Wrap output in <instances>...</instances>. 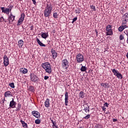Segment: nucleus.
<instances>
[{"label":"nucleus","instance_id":"f257e3e1","mask_svg":"<svg viewBox=\"0 0 128 128\" xmlns=\"http://www.w3.org/2000/svg\"><path fill=\"white\" fill-rule=\"evenodd\" d=\"M52 10V6L50 3H48L46 4L44 12L45 18H50V16Z\"/></svg>","mask_w":128,"mask_h":128},{"label":"nucleus","instance_id":"f03ea898","mask_svg":"<svg viewBox=\"0 0 128 128\" xmlns=\"http://www.w3.org/2000/svg\"><path fill=\"white\" fill-rule=\"evenodd\" d=\"M42 67L45 70L46 72H48V74H52V66L49 62H46L42 64Z\"/></svg>","mask_w":128,"mask_h":128},{"label":"nucleus","instance_id":"7ed1b4c3","mask_svg":"<svg viewBox=\"0 0 128 128\" xmlns=\"http://www.w3.org/2000/svg\"><path fill=\"white\" fill-rule=\"evenodd\" d=\"M30 78L31 82H35V84H38V82L40 78H38L36 75L34 74L30 73Z\"/></svg>","mask_w":128,"mask_h":128},{"label":"nucleus","instance_id":"20e7f679","mask_svg":"<svg viewBox=\"0 0 128 128\" xmlns=\"http://www.w3.org/2000/svg\"><path fill=\"white\" fill-rule=\"evenodd\" d=\"M112 72L114 74V76H116L118 78H120V80L122 79V75L118 71L116 70V69H113Z\"/></svg>","mask_w":128,"mask_h":128},{"label":"nucleus","instance_id":"39448f33","mask_svg":"<svg viewBox=\"0 0 128 128\" xmlns=\"http://www.w3.org/2000/svg\"><path fill=\"white\" fill-rule=\"evenodd\" d=\"M62 66L63 68L68 70V60L64 59L63 60H62Z\"/></svg>","mask_w":128,"mask_h":128},{"label":"nucleus","instance_id":"423d86ee","mask_svg":"<svg viewBox=\"0 0 128 128\" xmlns=\"http://www.w3.org/2000/svg\"><path fill=\"white\" fill-rule=\"evenodd\" d=\"M76 58L77 62L78 63L84 62V56L80 54H78L76 55Z\"/></svg>","mask_w":128,"mask_h":128},{"label":"nucleus","instance_id":"0eeeda50","mask_svg":"<svg viewBox=\"0 0 128 128\" xmlns=\"http://www.w3.org/2000/svg\"><path fill=\"white\" fill-rule=\"evenodd\" d=\"M24 16L25 14L24 13L21 14L20 18L18 20L17 26H20V24H22V22H24Z\"/></svg>","mask_w":128,"mask_h":128},{"label":"nucleus","instance_id":"6e6552de","mask_svg":"<svg viewBox=\"0 0 128 128\" xmlns=\"http://www.w3.org/2000/svg\"><path fill=\"white\" fill-rule=\"evenodd\" d=\"M4 58V66H8L10 64V62L8 61V58L6 55H4L3 58Z\"/></svg>","mask_w":128,"mask_h":128},{"label":"nucleus","instance_id":"1a4fd4ad","mask_svg":"<svg viewBox=\"0 0 128 128\" xmlns=\"http://www.w3.org/2000/svg\"><path fill=\"white\" fill-rule=\"evenodd\" d=\"M15 18H16V16L12 15V14L10 12L8 18V20L9 22V24H10V22H12L14 20Z\"/></svg>","mask_w":128,"mask_h":128},{"label":"nucleus","instance_id":"9d476101","mask_svg":"<svg viewBox=\"0 0 128 128\" xmlns=\"http://www.w3.org/2000/svg\"><path fill=\"white\" fill-rule=\"evenodd\" d=\"M32 114L34 116H35V118H40V114L38 111H32Z\"/></svg>","mask_w":128,"mask_h":128},{"label":"nucleus","instance_id":"9b49d317","mask_svg":"<svg viewBox=\"0 0 128 128\" xmlns=\"http://www.w3.org/2000/svg\"><path fill=\"white\" fill-rule=\"evenodd\" d=\"M0 8L2 10V12L6 14H10V8H5L4 7H1Z\"/></svg>","mask_w":128,"mask_h":128},{"label":"nucleus","instance_id":"f8f14e48","mask_svg":"<svg viewBox=\"0 0 128 128\" xmlns=\"http://www.w3.org/2000/svg\"><path fill=\"white\" fill-rule=\"evenodd\" d=\"M16 102H14V98H12V100L10 102V107L12 108H16Z\"/></svg>","mask_w":128,"mask_h":128},{"label":"nucleus","instance_id":"ddd939ff","mask_svg":"<svg viewBox=\"0 0 128 128\" xmlns=\"http://www.w3.org/2000/svg\"><path fill=\"white\" fill-rule=\"evenodd\" d=\"M65 106H68V92H65Z\"/></svg>","mask_w":128,"mask_h":128},{"label":"nucleus","instance_id":"4468645a","mask_svg":"<svg viewBox=\"0 0 128 128\" xmlns=\"http://www.w3.org/2000/svg\"><path fill=\"white\" fill-rule=\"evenodd\" d=\"M51 53L52 54V56L54 60H56V58L58 56V53L56 52L54 50V49H52Z\"/></svg>","mask_w":128,"mask_h":128},{"label":"nucleus","instance_id":"2eb2a0df","mask_svg":"<svg viewBox=\"0 0 128 128\" xmlns=\"http://www.w3.org/2000/svg\"><path fill=\"white\" fill-rule=\"evenodd\" d=\"M20 74H27L28 73V69L26 68H21L20 69Z\"/></svg>","mask_w":128,"mask_h":128},{"label":"nucleus","instance_id":"dca6fc26","mask_svg":"<svg viewBox=\"0 0 128 128\" xmlns=\"http://www.w3.org/2000/svg\"><path fill=\"white\" fill-rule=\"evenodd\" d=\"M4 96L6 98H8V96H12V92L10 91H7L4 93Z\"/></svg>","mask_w":128,"mask_h":128},{"label":"nucleus","instance_id":"f3484780","mask_svg":"<svg viewBox=\"0 0 128 128\" xmlns=\"http://www.w3.org/2000/svg\"><path fill=\"white\" fill-rule=\"evenodd\" d=\"M44 106L46 108H50V99L47 98L44 102Z\"/></svg>","mask_w":128,"mask_h":128},{"label":"nucleus","instance_id":"a211bd4d","mask_svg":"<svg viewBox=\"0 0 128 128\" xmlns=\"http://www.w3.org/2000/svg\"><path fill=\"white\" fill-rule=\"evenodd\" d=\"M36 42L40 46H46V44H43L38 38H36Z\"/></svg>","mask_w":128,"mask_h":128},{"label":"nucleus","instance_id":"6ab92c4d","mask_svg":"<svg viewBox=\"0 0 128 128\" xmlns=\"http://www.w3.org/2000/svg\"><path fill=\"white\" fill-rule=\"evenodd\" d=\"M41 36L42 38H46L48 36V34L46 32H43Z\"/></svg>","mask_w":128,"mask_h":128},{"label":"nucleus","instance_id":"aec40b11","mask_svg":"<svg viewBox=\"0 0 128 128\" xmlns=\"http://www.w3.org/2000/svg\"><path fill=\"white\" fill-rule=\"evenodd\" d=\"M18 46L20 48H22V46H24V40H20L18 42Z\"/></svg>","mask_w":128,"mask_h":128},{"label":"nucleus","instance_id":"412c9836","mask_svg":"<svg viewBox=\"0 0 128 128\" xmlns=\"http://www.w3.org/2000/svg\"><path fill=\"white\" fill-rule=\"evenodd\" d=\"M21 124L22 125L23 128H28V124L24 122V121H23L22 120H20Z\"/></svg>","mask_w":128,"mask_h":128},{"label":"nucleus","instance_id":"4be33fe9","mask_svg":"<svg viewBox=\"0 0 128 128\" xmlns=\"http://www.w3.org/2000/svg\"><path fill=\"white\" fill-rule=\"evenodd\" d=\"M79 96L81 98H84V92L82 91L80 92Z\"/></svg>","mask_w":128,"mask_h":128},{"label":"nucleus","instance_id":"5701e85b","mask_svg":"<svg viewBox=\"0 0 128 128\" xmlns=\"http://www.w3.org/2000/svg\"><path fill=\"white\" fill-rule=\"evenodd\" d=\"M123 18H124V20L128 22V13H126L124 15Z\"/></svg>","mask_w":128,"mask_h":128},{"label":"nucleus","instance_id":"b1692460","mask_svg":"<svg viewBox=\"0 0 128 128\" xmlns=\"http://www.w3.org/2000/svg\"><path fill=\"white\" fill-rule=\"evenodd\" d=\"M106 36L112 35V30H108L106 32Z\"/></svg>","mask_w":128,"mask_h":128},{"label":"nucleus","instance_id":"393cba45","mask_svg":"<svg viewBox=\"0 0 128 128\" xmlns=\"http://www.w3.org/2000/svg\"><path fill=\"white\" fill-rule=\"evenodd\" d=\"M29 90H30V92H34V86H30L29 88Z\"/></svg>","mask_w":128,"mask_h":128},{"label":"nucleus","instance_id":"a878e982","mask_svg":"<svg viewBox=\"0 0 128 128\" xmlns=\"http://www.w3.org/2000/svg\"><path fill=\"white\" fill-rule=\"evenodd\" d=\"M81 72H86V66H82L80 68Z\"/></svg>","mask_w":128,"mask_h":128},{"label":"nucleus","instance_id":"bb28decb","mask_svg":"<svg viewBox=\"0 0 128 128\" xmlns=\"http://www.w3.org/2000/svg\"><path fill=\"white\" fill-rule=\"evenodd\" d=\"M124 30V26H121L118 28V30L119 32H122Z\"/></svg>","mask_w":128,"mask_h":128},{"label":"nucleus","instance_id":"cd10ccee","mask_svg":"<svg viewBox=\"0 0 128 128\" xmlns=\"http://www.w3.org/2000/svg\"><path fill=\"white\" fill-rule=\"evenodd\" d=\"M106 30H112V26L110 25H108L106 27Z\"/></svg>","mask_w":128,"mask_h":128},{"label":"nucleus","instance_id":"c85d7f7f","mask_svg":"<svg viewBox=\"0 0 128 128\" xmlns=\"http://www.w3.org/2000/svg\"><path fill=\"white\" fill-rule=\"evenodd\" d=\"M110 88V84L104 83V88Z\"/></svg>","mask_w":128,"mask_h":128},{"label":"nucleus","instance_id":"c756f323","mask_svg":"<svg viewBox=\"0 0 128 128\" xmlns=\"http://www.w3.org/2000/svg\"><path fill=\"white\" fill-rule=\"evenodd\" d=\"M22 108V104H18V106L16 110V112H18L20 110V108Z\"/></svg>","mask_w":128,"mask_h":128},{"label":"nucleus","instance_id":"7c9ffc66","mask_svg":"<svg viewBox=\"0 0 128 128\" xmlns=\"http://www.w3.org/2000/svg\"><path fill=\"white\" fill-rule=\"evenodd\" d=\"M53 16L54 18H58V12H54L53 14Z\"/></svg>","mask_w":128,"mask_h":128},{"label":"nucleus","instance_id":"2f4dec72","mask_svg":"<svg viewBox=\"0 0 128 128\" xmlns=\"http://www.w3.org/2000/svg\"><path fill=\"white\" fill-rule=\"evenodd\" d=\"M9 86L12 88H14V82L10 83Z\"/></svg>","mask_w":128,"mask_h":128},{"label":"nucleus","instance_id":"473e14b6","mask_svg":"<svg viewBox=\"0 0 128 128\" xmlns=\"http://www.w3.org/2000/svg\"><path fill=\"white\" fill-rule=\"evenodd\" d=\"M40 120L37 119L35 120V124H40Z\"/></svg>","mask_w":128,"mask_h":128},{"label":"nucleus","instance_id":"72a5a7b5","mask_svg":"<svg viewBox=\"0 0 128 128\" xmlns=\"http://www.w3.org/2000/svg\"><path fill=\"white\" fill-rule=\"evenodd\" d=\"M124 39V36L122 34H120V40H122Z\"/></svg>","mask_w":128,"mask_h":128},{"label":"nucleus","instance_id":"f704fd0d","mask_svg":"<svg viewBox=\"0 0 128 128\" xmlns=\"http://www.w3.org/2000/svg\"><path fill=\"white\" fill-rule=\"evenodd\" d=\"M90 118V115L88 114L85 117H84V118L85 120H88V118Z\"/></svg>","mask_w":128,"mask_h":128},{"label":"nucleus","instance_id":"c9c22d12","mask_svg":"<svg viewBox=\"0 0 128 128\" xmlns=\"http://www.w3.org/2000/svg\"><path fill=\"white\" fill-rule=\"evenodd\" d=\"M90 8H92V10H94V12H96V7L94 6H90Z\"/></svg>","mask_w":128,"mask_h":128},{"label":"nucleus","instance_id":"e433bc0d","mask_svg":"<svg viewBox=\"0 0 128 128\" xmlns=\"http://www.w3.org/2000/svg\"><path fill=\"white\" fill-rule=\"evenodd\" d=\"M126 22H128V20H126L124 19V20L122 21V24H126Z\"/></svg>","mask_w":128,"mask_h":128},{"label":"nucleus","instance_id":"4c0bfd02","mask_svg":"<svg viewBox=\"0 0 128 128\" xmlns=\"http://www.w3.org/2000/svg\"><path fill=\"white\" fill-rule=\"evenodd\" d=\"M95 128H102V125L97 124Z\"/></svg>","mask_w":128,"mask_h":128},{"label":"nucleus","instance_id":"58836bf2","mask_svg":"<svg viewBox=\"0 0 128 128\" xmlns=\"http://www.w3.org/2000/svg\"><path fill=\"white\" fill-rule=\"evenodd\" d=\"M84 110H85V112H86L87 110L88 112H90V110L88 109V107H86V108H84Z\"/></svg>","mask_w":128,"mask_h":128},{"label":"nucleus","instance_id":"ea45409f","mask_svg":"<svg viewBox=\"0 0 128 128\" xmlns=\"http://www.w3.org/2000/svg\"><path fill=\"white\" fill-rule=\"evenodd\" d=\"M13 6H9V8H9V12H12V8H13Z\"/></svg>","mask_w":128,"mask_h":128},{"label":"nucleus","instance_id":"a19ab883","mask_svg":"<svg viewBox=\"0 0 128 128\" xmlns=\"http://www.w3.org/2000/svg\"><path fill=\"white\" fill-rule=\"evenodd\" d=\"M4 16L0 18V22H4Z\"/></svg>","mask_w":128,"mask_h":128},{"label":"nucleus","instance_id":"79ce46f5","mask_svg":"<svg viewBox=\"0 0 128 128\" xmlns=\"http://www.w3.org/2000/svg\"><path fill=\"white\" fill-rule=\"evenodd\" d=\"M53 124V126H54L56 128H58V126H56V122H55Z\"/></svg>","mask_w":128,"mask_h":128},{"label":"nucleus","instance_id":"37998d69","mask_svg":"<svg viewBox=\"0 0 128 128\" xmlns=\"http://www.w3.org/2000/svg\"><path fill=\"white\" fill-rule=\"evenodd\" d=\"M102 111L103 112H106V107L105 106H102Z\"/></svg>","mask_w":128,"mask_h":128},{"label":"nucleus","instance_id":"c03bdc74","mask_svg":"<svg viewBox=\"0 0 128 128\" xmlns=\"http://www.w3.org/2000/svg\"><path fill=\"white\" fill-rule=\"evenodd\" d=\"M104 106L105 107L106 106V108H108V104L106 102V103L104 104Z\"/></svg>","mask_w":128,"mask_h":128},{"label":"nucleus","instance_id":"a18cd8bd","mask_svg":"<svg viewBox=\"0 0 128 128\" xmlns=\"http://www.w3.org/2000/svg\"><path fill=\"white\" fill-rule=\"evenodd\" d=\"M78 20V18H74L72 19L73 22H76V20Z\"/></svg>","mask_w":128,"mask_h":128},{"label":"nucleus","instance_id":"49530a36","mask_svg":"<svg viewBox=\"0 0 128 128\" xmlns=\"http://www.w3.org/2000/svg\"><path fill=\"white\" fill-rule=\"evenodd\" d=\"M48 76H44V80H46L48 78Z\"/></svg>","mask_w":128,"mask_h":128},{"label":"nucleus","instance_id":"de8ad7c7","mask_svg":"<svg viewBox=\"0 0 128 128\" xmlns=\"http://www.w3.org/2000/svg\"><path fill=\"white\" fill-rule=\"evenodd\" d=\"M75 12H76V14H80V10H76Z\"/></svg>","mask_w":128,"mask_h":128},{"label":"nucleus","instance_id":"09e8293b","mask_svg":"<svg viewBox=\"0 0 128 128\" xmlns=\"http://www.w3.org/2000/svg\"><path fill=\"white\" fill-rule=\"evenodd\" d=\"M30 30H34V26H31L30 27Z\"/></svg>","mask_w":128,"mask_h":128},{"label":"nucleus","instance_id":"8fccbe9b","mask_svg":"<svg viewBox=\"0 0 128 128\" xmlns=\"http://www.w3.org/2000/svg\"><path fill=\"white\" fill-rule=\"evenodd\" d=\"M32 0L34 4H36V0Z\"/></svg>","mask_w":128,"mask_h":128},{"label":"nucleus","instance_id":"3c124183","mask_svg":"<svg viewBox=\"0 0 128 128\" xmlns=\"http://www.w3.org/2000/svg\"><path fill=\"white\" fill-rule=\"evenodd\" d=\"M101 86H103V88H104V83H102L100 84Z\"/></svg>","mask_w":128,"mask_h":128},{"label":"nucleus","instance_id":"603ef678","mask_svg":"<svg viewBox=\"0 0 128 128\" xmlns=\"http://www.w3.org/2000/svg\"><path fill=\"white\" fill-rule=\"evenodd\" d=\"M123 27H124V28H128L126 25L123 26Z\"/></svg>","mask_w":128,"mask_h":128},{"label":"nucleus","instance_id":"864d4df0","mask_svg":"<svg viewBox=\"0 0 128 128\" xmlns=\"http://www.w3.org/2000/svg\"><path fill=\"white\" fill-rule=\"evenodd\" d=\"M113 122H118V119H116V118H113Z\"/></svg>","mask_w":128,"mask_h":128},{"label":"nucleus","instance_id":"5fc2aeb1","mask_svg":"<svg viewBox=\"0 0 128 128\" xmlns=\"http://www.w3.org/2000/svg\"><path fill=\"white\" fill-rule=\"evenodd\" d=\"M50 120L52 124H54L56 122H54V120Z\"/></svg>","mask_w":128,"mask_h":128},{"label":"nucleus","instance_id":"6e6d98bb","mask_svg":"<svg viewBox=\"0 0 128 128\" xmlns=\"http://www.w3.org/2000/svg\"><path fill=\"white\" fill-rule=\"evenodd\" d=\"M124 33L126 34L128 33V32L126 31V30H125V31L124 32Z\"/></svg>","mask_w":128,"mask_h":128},{"label":"nucleus","instance_id":"4d7b16f0","mask_svg":"<svg viewBox=\"0 0 128 128\" xmlns=\"http://www.w3.org/2000/svg\"><path fill=\"white\" fill-rule=\"evenodd\" d=\"M110 114V112H106V114Z\"/></svg>","mask_w":128,"mask_h":128},{"label":"nucleus","instance_id":"13d9d810","mask_svg":"<svg viewBox=\"0 0 128 128\" xmlns=\"http://www.w3.org/2000/svg\"><path fill=\"white\" fill-rule=\"evenodd\" d=\"M126 56L127 58L128 59V53L126 55Z\"/></svg>","mask_w":128,"mask_h":128},{"label":"nucleus","instance_id":"bf43d9fd","mask_svg":"<svg viewBox=\"0 0 128 128\" xmlns=\"http://www.w3.org/2000/svg\"><path fill=\"white\" fill-rule=\"evenodd\" d=\"M126 30L128 32V28Z\"/></svg>","mask_w":128,"mask_h":128},{"label":"nucleus","instance_id":"052dcab7","mask_svg":"<svg viewBox=\"0 0 128 128\" xmlns=\"http://www.w3.org/2000/svg\"><path fill=\"white\" fill-rule=\"evenodd\" d=\"M4 100H5L4 98V101H3V102H2L3 104H4Z\"/></svg>","mask_w":128,"mask_h":128},{"label":"nucleus","instance_id":"680f3d73","mask_svg":"<svg viewBox=\"0 0 128 128\" xmlns=\"http://www.w3.org/2000/svg\"><path fill=\"white\" fill-rule=\"evenodd\" d=\"M127 44H128V38H127Z\"/></svg>","mask_w":128,"mask_h":128},{"label":"nucleus","instance_id":"e2e57ef3","mask_svg":"<svg viewBox=\"0 0 128 128\" xmlns=\"http://www.w3.org/2000/svg\"><path fill=\"white\" fill-rule=\"evenodd\" d=\"M74 22L73 20H72V24H74Z\"/></svg>","mask_w":128,"mask_h":128},{"label":"nucleus","instance_id":"0e129e2a","mask_svg":"<svg viewBox=\"0 0 128 128\" xmlns=\"http://www.w3.org/2000/svg\"><path fill=\"white\" fill-rule=\"evenodd\" d=\"M126 35L127 36L128 38V33Z\"/></svg>","mask_w":128,"mask_h":128},{"label":"nucleus","instance_id":"69168bd1","mask_svg":"<svg viewBox=\"0 0 128 128\" xmlns=\"http://www.w3.org/2000/svg\"><path fill=\"white\" fill-rule=\"evenodd\" d=\"M4 22H6V20H5Z\"/></svg>","mask_w":128,"mask_h":128}]
</instances>
